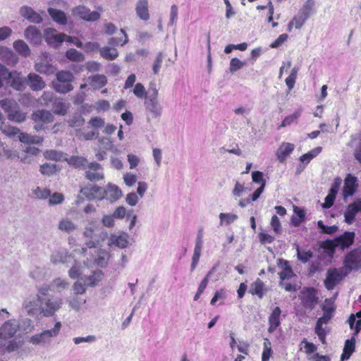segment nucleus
<instances>
[{
	"mask_svg": "<svg viewBox=\"0 0 361 361\" xmlns=\"http://www.w3.org/2000/svg\"><path fill=\"white\" fill-rule=\"evenodd\" d=\"M145 106L146 119L148 123L152 119H159L161 116L163 107L158 99V90L153 84L149 86L148 97H146Z\"/></svg>",
	"mask_w": 361,
	"mask_h": 361,
	"instance_id": "obj_1",
	"label": "nucleus"
},
{
	"mask_svg": "<svg viewBox=\"0 0 361 361\" xmlns=\"http://www.w3.org/2000/svg\"><path fill=\"white\" fill-rule=\"evenodd\" d=\"M82 235L86 238L85 244L88 248L100 247L108 238V233L104 229L98 228L93 223L85 228Z\"/></svg>",
	"mask_w": 361,
	"mask_h": 361,
	"instance_id": "obj_2",
	"label": "nucleus"
},
{
	"mask_svg": "<svg viewBox=\"0 0 361 361\" xmlns=\"http://www.w3.org/2000/svg\"><path fill=\"white\" fill-rule=\"evenodd\" d=\"M61 329V323L58 322L54 328L44 330L41 333L30 336L28 342L35 345H46L50 344L51 338L58 336Z\"/></svg>",
	"mask_w": 361,
	"mask_h": 361,
	"instance_id": "obj_3",
	"label": "nucleus"
},
{
	"mask_svg": "<svg viewBox=\"0 0 361 361\" xmlns=\"http://www.w3.org/2000/svg\"><path fill=\"white\" fill-rule=\"evenodd\" d=\"M343 267L340 268H330L326 271V276L324 281L325 288L333 290L345 277L349 274L344 269Z\"/></svg>",
	"mask_w": 361,
	"mask_h": 361,
	"instance_id": "obj_4",
	"label": "nucleus"
},
{
	"mask_svg": "<svg viewBox=\"0 0 361 361\" xmlns=\"http://www.w3.org/2000/svg\"><path fill=\"white\" fill-rule=\"evenodd\" d=\"M343 264L348 274L352 271H361V248L349 252L344 257Z\"/></svg>",
	"mask_w": 361,
	"mask_h": 361,
	"instance_id": "obj_5",
	"label": "nucleus"
},
{
	"mask_svg": "<svg viewBox=\"0 0 361 361\" xmlns=\"http://www.w3.org/2000/svg\"><path fill=\"white\" fill-rule=\"evenodd\" d=\"M42 294L32 295L27 297L23 302V309L29 316L35 317L41 314Z\"/></svg>",
	"mask_w": 361,
	"mask_h": 361,
	"instance_id": "obj_6",
	"label": "nucleus"
},
{
	"mask_svg": "<svg viewBox=\"0 0 361 361\" xmlns=\"http://www.w3.org/2000/svg\"><path fill=\"white\" fill-rule=\"evenodd\" d=\"M62 300L60 298H47L46 295H42L41 314L44 317H51L61 308Z\"/></svg>",
	"mask_w": 361,
	"mask_h": 361,
	"instance_id": "obj_7",
	"label": "nucleus"
},
{
	"mask_svg": "<svg viewBox=\"0 0 361 361\" xmlns=\"http://www.w3.org/2000/svg\"><path fill=\"white\" fill-rule=\"evenodd\" d=\"M355 236L354 232L345 231L343 234L337 236L334 240H327L326 243L329 247L333 250L336 247H340L341 250H344L353 244Z\"/></svg>",
	"mask_w": 361,
	"mask_h": 361,
	"instance_id": "obj_8",
	"label": "nucleus"
},
{
	"mask_svg": "<svg viewBox=\"0 0 361 361\" xmlns=\"http://www.w3.org/2000/svg\"><path fill=\"white\" fill-rule=\"evenodd\" d=\"M20 331V323L16 319L5 321L0 326V339L7 340L13 338Z\"/></svg>",
	"mask_w": 361,
	"mask_h": 361,
	"instance_id": "obj_9",
	"label": "nucleus"
},
{
	"mask_svg": "<svg viewBox=\"0 0 361 361\" xmlns=\"http://www.w3.org/2000/svg\"><path fill=\"white\" fill-rule=\"evenodd\" d=\"M300 299L305 309L312 310L318 303L317 291L313 288H306L302 292Z\"/></svg>",
	"mask_w": 361,
	"mask_h": 361,
	"instance_id": "obj_10",
	"label": "nucleus"
},
{
	"mask_svg": "<svg viewBox=\"0 0 361 361\" xmlns=\"http://www.w3.org/2000/svg\"><path fill=\"white\" fill-rule=\"evenodd\" d=\"M85 176L92 182H97L104 179V175L102 166L95 161L89 163L85 170Z\"/></svg>",
	"mask_w": 361,
	"mask_h": 361,
	"instance_id": "obj_11",
	"label": "nucleus"
},
{
	"mask_svg": "<svg viewBox=\"0 0 361 361\" xmlns=\"http://www.w3.org/2000/svg\"><path fill=\"white\" fill-rule=\"evenodd\" d=\"M73 15L88 22H94L100 18V13L97 11H91L87 7L80 5L72 10Z\"/></svg>",
	"mask_w": 361,
	"mask_h": 361,
	"instance_id": "obj_12",
	"label": "nucleus"
},
{
	"mask_svg": "<svg viewBox=\"0 0 361 361\" xmlns=\"http://www.w3.org/2000/svg\"><path fill=\"white\" fill-rule=\"evenodd\" d=\"M5 81L17 91H23L26 87V78L17 71H10Z\"/></svg>",
	"mask_w": 361,
	"mask_h": 361,
	"instance_id": "obj_13",
	"label": "nucleus"
},
{
	"mask_svg": "<svg viewBox=\"0 0 361 361\" xmlns=\"http://www.w3.org/2000/svg\"><path fill=\"white\" fill-rule=\"evenodd\" d=\"M66 35L59 33L55 29L47 28L44 31V39L48 44L58 47L66 40Z\"/></svg>",
	"mask_w": 361,
	"mask_h": 361,
	"instance_id": "obj_14",
	"label": "nucleus"
},
{
	"mask_svg": "<svg viewBox=\"0 0 361 361\" xmlns=\"http://www.w3.org/2000/svg\"><path fill=\"white\" fill-rule=\"evenodd\" d=\"M80 193L88 200H102L104 199V188L96 185H88L80 190Z\"/></svg>",
	"mask_w": 361,
	"mask_h": 361,
	"instance_id": "obj_15",
	"label": "nucleus"
},
{
	"mask_svg": "<svg viewBox=\"0 0 361 361\" xmlns=\"http://www.w3.org/2000/svg\"><path fill=\"white\" fill-rule=\"evenodd\" d=\"M361 212V200L358 199L348 205L344 213L345 222L350 225L353 223L356 214Z\"/></svg>",
	"mask_w": 361,
	"mask_h": 361,
	"instance_id": "obj_16",
	"label": "nucleus"
},
{
	"mask_svg": "<svg viewBox=\"0 0 361 361\" xmlns=\"http://www.w3.org/2000/svg\"><path fill=\"white\" fill-rule=\"evenodd\" d=\"M68 286H69V283L66 280L61 279V278H56L51 282V283L49 286H47L44 288H41L39 290V293L43 295H45L46 293L49 290L61 292V291L68 288Z\"/></svg>",
	"mask_w": 361,
	"mask_h": 361,
	"instance_id": "obj_17",
	"label": "nucleus"
},
{
	"mask_svg": "<svg viewBox=\"0 0 361 361\" xmlns=\"http://www.w3.org/2000/svg\"><path fill=\"white\" fill-rule=\"evenodd\" d=\"M71 255L66 249H59L54 251L50 257V260L54 264L59 263L68 264L71 262Z\"/></svg>",
	"mask_w": 361,
	"mask_h": 361,
	"instance_id": "obj_18",
	"label": "nucleus"
},
{
	"mask_svg": "<svg viewBox=\"0 0 361 361\" xmlns=\"http://www.w3.org/2000/svg\"><path fill=\"white\" fill-rule=\"evenodd\" d=\"M26 83L32 91H40L46 85L42 78L34 73H30L27 75Z\"/></svg>",
	"mask_w": 361,
	"mask_h": 361,
	"instance_id": "obj_19",
	"label": "nucleus"
},
{
	"mask_svg": "<svg viewBox=\"0 0 361 361\" xmlns=\"http://www.w3.org/2000/svg\"><path fill=\"white\" fill-rule=\"evenodd\" d=\"M357 187V178L351 174H348L344 180L343 196L345 197L352 196L355 193Z\"/></svg>",
	"mask_w": 361,
	"mask_h": 361,
	"instance_id": "obj_20",
	"label": "nucleus"
},
{
	"mask_svg": "<svg viewBox=\"0 0 361 361\" xmlns=\"http://www.w3.org/2000/svg\"><path fill=\"white\" fill-rule=\"evenodd\" d=\"M20 14L30 23H40L42 21V16L27 6H23L20 8Z\"/></svg>",
	"mask_w": 361,
	"mask_h": 361,
	"instance_id": "obj_21",
	"label": "nucleus"
},
{
	"mask_svg": "<svg viewBox=\"0 0 361 361\" xmlns=\"http://www.w3.org/2000/svg\"><path fill=\"white\" fill-rule=\"evenodd\" d=\"M53 114L48 110H37L32 114V119L35 123H50L54 121Z\"/></svg>",
	"mask_w": 361,
	"mask_h": 361,
	"instance_id": "obj_22",
	"label": "nucleus"
},
{
	"mask_svg": "<svg viewBox=\"0 0 361 361\" xmlns=\"http://www.w3.org/2000/svg\"><path fill=\"white\" fill-rule=\"evenodd\" d=\"M281 310L279 307H276L269 317V333H274L281 324L280 317Z\"/></svg>",
	"mask_w": 361,
	"mask_h": 361,
	"instance_id": "obj_23",
	"label": "nucleus"
},
{
	"mask_svg": "<svg viewBox=\"0 0 361 361\" xmlns=\"http://www.w3.org/2000/svg\"><path fill=\"white\" fill-rule=\"evenodd\" d=\"M104 190V198L111 202H116L122 196V191L116 185L109 183Z\"/></svg>",
	"mask_w": 361,
	"mask_h": 361,
	"instance_id": "obj_24",
	"label": "nucleus"
},
{
	"mask_svg": "<svg viewBox=\"0 0 361 361\" xmlns=\"http://www.w3.org/2000/svg\"><path fill=\"white\" fill-rule=\"evenodd\" d=\"M135 11L140 19L147 21L149 19L148 0H137Z\"/></svg>",
	"mask_w": 361,
	"mask_h": 361,
	"instance_id": "obj_25",
	"label": "nucleus"
},
{
	"mask_svg": "<svg viewBox=\"0 0 361 361\" xmlns=\"http://www.w3.org/2000/svg\"><path fill=\"white\" fill-rule=\"evenodd\" d=\"M25 38L33 44H39L42 41V33L35 26H29L25 31Z\"/></svg>",
	"mask_w": 361,
	"mask_h": 361,
	"instance_id": "obj_26",
	"label": "nucleus"
},
{
	"mask_svg": "<svg viewBox=\"0 0 361 361\" xmlns=\"http://www.w3.org/2000/svg\"><path fill=\"white\" fill-rule=\"evenodd\" d=\"M295 146L293 144L289 142H283L279 147L276 152V157L278 160L283 163L285 161L286 158L292 153L294 150Z\"/></svg>",
	"mask_w": 361,
	"mask_h": 361,
	"instance_id": "obj_27",
	"label": "nucleus"
},
{
	"mask_svg": "<svg viewBox=\"0 0 361 361\" xmlns=\"http://www.w3.org/2000/svg\"><path fill=\"white\" fill-rule=\"evenodd\" d=\"M53 111L56 115L64 116L70 107V104L62 98H55L52 103Z\"/></svg>",
	"mask_w": 361,
	"mask_h": 361,
	"instance_id": "obj_28",
	"label": "nucleus"
},
{
	"mask_svg": "<svg viewBox=\"0 0 361 361\" xmlns=\"http://www.w3.org/2000/svg\"><path fill=\"white\" fill-rule=\"evenodd\" d=\"M128 235L123 234L117 235L116 234H111L108 241V245H115L119 248L123 249L128 246Z\"/></svg>",
	"mask_w": 361,
	"mask_h": 361,
	"instance_id": "obj_29",
	"label": "nucleus"
},
{
	"mask_svg": "<svg viewBox=\"0 0 361 361\" xmlns=\"http://www.w3.org/2000/svg\"><path fill=\"white\" fill-rule=\"evenodd\" d=\"M278 265L281 266L282 271L279 274L280 281L281 280H288L292 277L295 276L291 267L288 264V262L283 260V259H278Z\"/></svg>",
	"mask_w": 361,
	"mask_h": 361,
	"instance_id": "obj_30",
	"label": "nucleus"
},
{
	"mask_svg": "<svg viewBox=\"0 0 361 361\" xmlns=\"http://www.w3.org/2000/svg\"><path fill=\"white\" fill-rule=\"evenodd\" d=\"M65 160L69 165L82 170H85L89 164L87 159L81 156H71Z\"/></svg>",
	"mask_w": 361,
	"mask_h": 361,
	"instance_id": "obj_31",
	"label": "nucleus"
},
{
	"mask_svg": "<svg viewBox=\"0 0 361 361\" xmlns=\"http://www.w3.org/2000/svg\"><path fill=\"white\" fill-rule=\"evenodd\" d=\"M103 277V272L101 270H97L92 272V275L88 276H82L81 281L85 282L87 286L94 287L97 286Z\"/></svg>",
	"mask_w": 361,
	"mask_h": 361,
	"instance_id": "obj_32",
	"label": "nucleus"
},
{
	"mask_svg": "<svg viewBox=\"0 0 361 361\" xmlns=\"http://www.w3.org/2000/svg\"><path fill=\"white\" fill-rule=\"evenodd\" d=\"M88 81L90 85L95 90L103 87L107 83L106 77L102 74H95L90 76Z\"/></svg>",
	"mask_w": 361,
	"mask_h": 361,
	"instance_id": "obj_33",
	"label": "nucleus"
},
{
	"mask_svg": "<svg viewBox=\"0 0 361 361\" xmlns=\"http://www.w3.org/2000/svg\"><path fill=\"white\" fill-rule=\"evenodd\" d=\"M48 13L56 23L63 25L67 23V16L63 11L54 8H49Z\"/></svg>",
	"mask_w": 361,
	"mask_h": 361,
	"instance_id": "obj_34",
	"label": "nucleus"
},
{
	"mask_svg": "<svg viewBox=\"0 0 361 361\" xmlns=\"http://www.w3.org/2000/svg\"><path fill=\"white\" fill-rule=\"evenodd\" d=\"M355 340L354 338L346 340L345 342L343 353L341 356L342 361L348 360L353 353L355 351Z\"/></svg>",
	"mask_w": 361,
	"mask_h": 361,
	"instance_id": "obj_35",
	"label": "nucleus"
},
{
	"mask_svg": "<svg viewBox=\"0 0 361 361\" xmlns=\"http://www.w3.org/2000/svg\"><path fill=\"white\" fill-rule=\"evenodd\" d=\"M99 53L102 58L109 61L115 60L118 56L116 49L108 46L101 48L99 49Z\"/></svg>",
	"mask_w": 361,
	"mask_h": 361,
	"instance_id": "obj_36",
	"label": "nucleus"
},
{
	"mask_svg": "<svg viewBox=\"0 0 361 361\" xmlns=\"http://www.w3.org/2000/svg\"><path fill=\"white\" fill-rule=\"evenodd\" d=\"M19 140L26 144H39L42 142V137L38 135H32L28 133H20L18 135Z\"/></svg>",
	"mask_w": 361,
	"mask_h": 361,
	"instance_id": "obj_37",
	"label": "nucleus"
},
{
	"mask_svg": "<svg viewBox=\"0 0 361 361\" xmlns=\"http://www.w3.org/2000/svg\"><path fill=\"white\" fill-rule=\"evenodd\" d=\"M13 48L20 55L28 56L30 54V50L27 44L23 40L18 39L13 42Z\"/></svg>",
	"mask_w": 361,
	"mask_h": 361,
	"instance_id": "obj_38",
	"label": "nucleus"
},
{
	"mask_svg": "<svg viewBox=\"0 0 361 361\" xmlns=\"http://www.w3.org/2000/svg\"><path fill=\"white\" fill-rule=\"evenodd\" d=\"M297 257L301 262L305 264L313 257V252L302 249L299 245L296 246Z\"/></svg>",
	"mask_w": 361,
	"mask_h": 361,
	"instance_id": "obj_39",
	"label": "nucleus"
},
{
	"mask_svg": "<svg viewBox=\"0 0 361 361\" xmlns=\"http://www.w3.org/2000/svg\"><path fill=\"white\" fill-rule=\"evenodd\" d=\"M35 69L37 72L45 75L53 74L56 71L55 67L46 63H36L35 65Z\"/></svg>",
	"mask_w": 361,
	"mask_h": 361,
	"instance_id": "obj_40",
	"label": "nucleus"
},
{
	"mask_svg": "<svg viewBox=\"0 0 361 361\" xmlns=\"http://www.w3.org/2000/svg\"><path fill=\"white\" fill-rule=\"evenodd\" d=\"M52 85L55 91L61 94H66L71 92L73 89V86L71 85V83L54 81Z\"/></svg>",
	"mask_w": 361,
	"mask_h": 361,
	"instance_id": "obj_41",
	"label": "nucleus"
},
{
	"mask_svg": "<svg viewBox=\"0 0 361 361\" xmlns=\"http://www.w3.org/2000/svg\"><path fill=\"white\" fill-rule=\"evenodd\" d=\"M8 118L11 121L21 123L25 120L26 114L19 110L17 106L8 114Z\"/></svg>",
	"mask_w": 361,
	"mask_h": 361,
	"instance_id": "obj_42",
	"label": "nucleus"
},
{
	"mask_svg": "<svg viewBox=\"0 0 361 361\" xmlns=\"http://www.w3.org/2000/svg\"><path fill=\"white\" fill-rule=\"evenodd\" d=\"M264 283L259 279H257L251 286L250 292L252 295H257L259 298H262L264 293Z\"/></svg>",
	"mask_w": 361,
	"mask_h": 361,
	"instance_id": "obj_43",
	"label": "nucleus"
},
{
	"mask_svg": "<svg viewBox=\"0 0 361 361\" xmlns=\"http://www.w3.org/2000/svg\"><path fill=\"white\" fill-rule=\"evenodd\" d=\"M315 2L314 0H307L301 9L300 13L308 18L314 12Z\"/></svg>",
	"mask_w": 361,
	"mask_h": 361,
	"instance_id": "obj_44",
	"label": "nucleus"
},
{
	"mask_svg": "<svg viewBox=\"0 0 361 361\" xmlns=\"http://www.w3.org/2000/svg\"><path fill=\"white\" fill-rule=\"evenodd\" d=\"M56 81L71 83L74 80L73 74L68 71H61L56 74Z\"/></svg>",
	"mask_w": 361,
	"mask_h": 361,
	"instance_id": "obj_45",
	"label": "nucleus"
},
{
	"mask_svg": "<svg viewBox=\"0 0 361 361\" xmlns=\"http://www.w3.org/2000/svg\"><path fill=\"white\" fill-rule=\"evenodd\" d=\"M76 225L68 219H63L59 224V228L67 233L73 232L76 229Z\"/></svg>",
	"mask_w": 361,
	"mask_h": 361,
	"instance_id": "obj_46",
	"label": "nucleus"
},
{
	"mask_svg": "<svg viewBox=\"0 0 361 361\" xmlns=\"http://www.w3.org/2000/svg\"><path fill=\"white\" fill-rule=\"evenodd\" d=\"M322 148L321 147H317L310 151L309 152L302 155L300 157V161L302 163H305L307 164L313 158L317 157L321 152Z\"/></svg>",
	"mask_w": 361,
	"mask_h": 361,
	"instance_id": "obj_47",
	"label": "nucleus"
},
{
	"mask_svg": "<svg viewBox=\"0 0 361 361\" xmlns=\"http://www.w3.org/2000/svg\"><path fill=\"white\" fill-rule=\"evenodd\" d=\"M82 274V267L78 262L75 261L72 267L68 271V276L72 279H78Z\"/></svg>",
	"mask_w": 361,
	"mask_h": 361,
	"instance_id": "obj_48",
	"label": "nucleus"
},
{
	"mask_svg": "<svg viewBox=\"0 0 361 361\" xmlns=\"http://www.w3.org/2000/svg\"><path fill=\"white\" fill-rule=\"evenodd\" d=\"M272 355L271 344L269 339L265 338L263 343V351L262 355V361H269Z\"/></svg>",
	"mask_w": 361,
	"mask_h": 361,
	"instance_id": "obj_49",
	"label": "nucleus"
},
{
	"mask_svg": "<svg viewBox=\"0 0 361 361\" xmlns=\"http://www.w3.org/2000/svg\"><path fill=\"white\" fill-rule=\"evenodd\" d=\"M121 32L123 35L124 39L123 40L121 38L118 37H111L108 40V44L111 46L115 47V46H123L128 42V35L126 33L125 30L123 29L121 30Z\"/></svg>",
	"mask_w": 361,
	"mask_h": 361,
	"instance_id": "obj_50",
	"label": "nucleus"
},
{
	"mask_svg": "<svg viewBox=\"0 0 361 361\" xmlns=\"http://www.w3.org/2000/svg\"><path fill=\"white\" fill-rule=\"evenodd\" d=\"M0 129L2 131V133L9 137H13L16 135H20V130L16 127L11 126L8 125H6L5 123H2L0 126Z\"/></svg>",
	"mask_w": 361,
	"mask_h": 361,
	"instance_id": "obj_51",
	"label": "nucleus"
},
{
	"mask_svg": "<svg viewBox=\"0 0 361 361\" xmlns=\"http://www.w3.org/2000/svg\"><path fill=\"white\" fill-rule=\"evenodd\" d=\"M17 103L13 99H2L0 101V106L8 113V114L17 107Z\"/></svg>",
	"mask_w": 361,
	"mask_h": 361,
	"instance_id": "obj_52",
	"label": "nucleus"
},
{
	"mask_svg": "<svg viewBox=\"0 0 361 361\" xmlns=\"http://www.w3.org/2000/svg\"><path fill=\"white\" fill-rule=\"evenodd\" d=\"M63 154L61 152L56 150H47L44 152L45 159L52 161H60L63 159Z\"/></svg>",
	"mask_w": 361,
	"mask_h": 361,
	"instance_id": "obj_53",
	"label": "nucleus"
},
{
	"mask_svg": "<svg viewBox=\"0 0 361 361\" xmlns=\"http://www.w3.org/2000/svg\"><path fill=\"white\" fill-rule=\"evenodd\" d=\"M66 57L73 61L80 62L84 60V56L75 49H70L66 51Z\"/></svg>",
	"mask_w": 361,
	"mask_h": 361,
	"instance_id": "obj_54",
	"label": "nucleus"
},
{
	"mask_svg": "<svg viewBox=\"0 0 361 361\" xmlns=\"http://www.w3.org/2000/svg\"><path fill=\"white\" fill-rule=\"evenodd\" d=\"M219 219L220 225H223L224 224L229 225L238 219V216L231 213H221L219 214Z\"/></svg>",
	"mask_w": 361,
	"mask_h": 361,
	"instance_id": "obj_55",
	"label": "nucleus"
},
{
	"mask_svg": "<svg viewBox=\"0 0 361 361\" xmlns=\"http://www.w3.org/2000/svg\"><path fill=\"white\" fill-rule=\"evenodd\" d=\"M298 71H299L298 67H294L291 70V72H290V75H288V77L286 78V79L285 80L286 84L290 90H292L294 87Z\"/></svg>",
	"mask_w": 361,
	"mask_h": 361,
	"instance_id": "obj_56",
	"label": "nucleus"
},
{
	"mask_svg": "<svg viewBox=\"0 0 361 361\" xmlns=\"http://www.w3.org/2000/svg\"><path fill=\"white\" fill-rule=\"evenodd\" d=\"M57 171L56 165L54 164L45 163L40 166L39 171L47 176H51Z\"/></svg>",
	"mask_w": 361,
	"mask_h": 361,
	"instance_id": "obj_57",
	"label": "nucleus"
},
{
	"mask_svg": "<svg viewBox=\"0 0 361 361\" xmlns=\"http://www.w3.org/2000/svg\"><path fill=\"white\" fill-rule=\"evenodd\" d=\"M301 115V110L295 111L293 114L286 116L282 121L279 128L286 127L296 121Z\"/></svg>",
	"mask_w": 361,
	"mask_h": 361,
	"instance_id": "obj_58",
	"label": "nucleus"
},
{
	"mask_svg": "<svg viewBox=\"0 0 361 361\" xmlns=\"http://www.w3.org/2000/svg\"><path fill=\"white\" fill-rule=\"evenodd\" d=\"M67 123L71 127H80L84 124L85 120L80 114H75L67 121Z\"/></svg>",
	"mask_w": 361,
	"mask_h": 361,
	"instance_id": "obj_59",
	"label": "nucleus"
},
{
	"mask_svg": "<svg viewBox=\"0 0 361 361\" xmlns=\"http://www.w3.org/2000/svg\"><path fill=\"white\" fill-rule=\"evenodd\" d=\"M245 65V63L243 61H241L238 58H233L230 61V72L231 73H235L237 71L241 69Z\"/></svg>",
	"mask_w": 361,
	"mask_h": 361,
	"instance_id": "obj_60",
	"label": "nucleus"
},
{
	"mask_svg": "<svg viewBox=\"0 0 361 361\" xmlns=\"http://www.w3.org/2000/svg\"><path fill=\"white\" fill-rule=\"evenodd\" d=\"M32 192L36 197L39 199H46L49 197L51 194V191L49 189L40 187H37L32 190Z\"/></svg>",
	"mask_w": 361,
	"mask_h": 361,
	"instance_id": "obj_61",
	"label": "nucleus"
},
{
	"mask_svg": "<svg viewBox=\"0 0 361 361\" xmlns=\"http://www.w3.org/2000/svg\"><path fill=\"white\" fill-rule=\"evenodd\" d=\"M86 284L81 281V278L73 285V290L75 294H84L86 292Z\"/></svg>",
	"mask_w": 361,
	"mask_h": 361,
	"instance_id": "obj_62",
	"label": "nucleus"
},
{
	"mask_svg": "<svg viewBox=\"0 0 361 361\" xmlns=\"http://www.w3.org/2000/svg\"><path fill=\"white\" fill-rule=\"evenodd\" d=\"M307 19L308 18L305 17L304 15L299 12L298 14L292 19L291 21L293 23L296 29H300L302 27Z\"/></svg>",
	"mask_w": 361,
	"mask_h": 361,
	"instance_id": "obj_63",
	"label": "nucleus"
},
{
	"mask_svg": "<svg viewBox=\"0 0 361 361\" xmlns=\"http://www.w3.org/2000/svg\"><path fill=\"white\" fill-rule=\"evenodd\" d=\"M133 94L137 98H143L144 97H148L147 92L142 84L137 83L133 89Z\"/></svg>",
	"mask_w": 361,
	"mask_h": 361,
	"instance_id": "obj_64",
	"label": "nucleus"
}]
</instances>
